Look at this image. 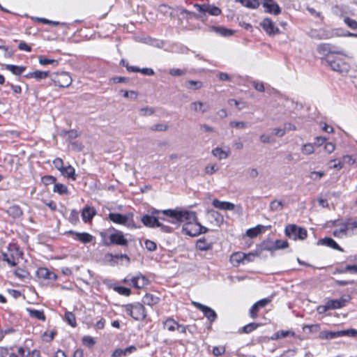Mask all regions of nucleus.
I'll use <instances>...</instances> for the list:
<instances>
[{
  "label": "nucleus",
  "instance_id": "f257e3e1",
  "mask_svg": "<svg viewBox=\"0 0 357 357\" xmlns=\"http://www.w3.org/2000/svg\"><path fill=\"white\" fill-rule=\"evenodd\" d=\"M161 213L167 218H160L163 221L176 225L185 222L183 229L189 236H196L201 234H204L208 231L206 227L201 225L200 223L197 222V214L194 211L177 208L174 209L162 210Z\"/></svg>",
  "mask_w": 357,
  "mask_h": 357
},
{
  "label": "nucleus",
  "instance_id": "f03ea898",
  "mask_svg": "<svg viewBox=\"0 0 357 357\" xmlns=\"http://www.w3.org/2000/svg\"><path fill=\"white\" fill-rule=\"evenodd\" d=\"M341 54L340 52H338L337 54H328L326 58V62L333 70L339 73H347L349 71V66L339 56Z\"/></svg>",
  "mask_w": 357,
  "mask_h": 357
},
{
  "label": "nucleus",
  "instance_id": "7ed1b4c3",
  "mask_svg": "<svg viewBox=\"0 0 357 357\" xmlns=\"http://www.w3.org/2000/svg\"><path fill=\"white\" fill-rule=\"evenodd\" d=\"M162 211L159 210H154L152 212V215H145L142 218V223L146 226L149 227H161L164 231L167 232L170 231L169 227L163 225L162 223L160 222L159 220H162L159 216L160 214L164 215L162 213H161ZM165 218H167V216L165 215Z\"/></svg>",
  "mask_w": 357,
  "mask_h": 357
},
{
  "label": "nucleus",
  "instance_id": "20e7f679",
  "mask_svg": "<svg viewBox=\"0 0 357 357\" xmlns=\"http://www.w3.org/2000/svg\"><path fill=\"white\" fill-rule=\"evenodd\" d=\"M123 309L135 320H142L146 317L145 308L139 303L125 305L123 306Z\"/></svg>",
  "mask_w": 357,
  "mask_h": 357
},
{
  "label": "nucleus",
  "instance_id": "39448f33",
  "mask_svg": "<svg viewBox=\"0 0 357 357\" xmlns=\"http://www.w3.org/2000/svg\"><path fill=\"white\" fill-rule=\"evenodd\" d=\"M109 218L111 221L116 224L125 225L128 228H135L136 226L133 221L132 213L122 215L116 213H110Z\"/></svg>",
  "mask_w": 357,
  "mask_h": 357
},
{
  "label": "nucleus",
  "instance_id": "423d86ee",
  "mask_svg": "<svg viewBox=\"0 0 357 357\" xmlns=\"http://www.w3.org/2000/svg\"><path fill=\"white\" fill-rule=\"evenodd\" d=\"M286 235L294 241L298 239L304 240L306 238L307 234L305 229L298 227L295 225H289L285 229Z\"/></svg>",
  "mask_w": 357,
  "mask_h": 357
},
{
  "label": "nucleus",
  "instance_id": "0eeeda50",
  "mask_svg": "<svg viewBox=\"0 0 357 357\" xmlns=\"http://www.w3.org/2000/svg\"><path fill=\"white\" fill-rule=\"evenodd\" d=\"M333 235L336 238H343L349 236L346 220H337L333 223Z\"/></svg>",
  "mask_w": 357,
  "mask_h": 357
},
{
  "label": "nucleus",
  "instance_id": "6e6552de",
  "mask_svg": "<svg viewBox=\"0 0 357 357\" xmlns=\"http://www.w3.org/2000/svg\"><path fill=\"white\" fill-rule=\"evenodd\" d=\"M194 7L197 11L203 15L206 13L213 16H218L221 14V9L213 4L204 3V4H195Z\"/></svg>",
  "mask_w": 357,
  "mask_h": 357
},
{
  "label": "nucleus",
  "instance_id": "1a4fd4ad",
  "mask_svg": "<svg viewBox=\"0 0 357 357\" xmlns=\"http://www.w3.org/2000/svg\"><path fill=\"white\" fill-rule=\"evenodd\" d=\"M72 81L70 74L66 72L56 74L53 77L54 84L59 87H68L71 84Z\"/></svg>",
  "mask_w": 357,
  "mask_h": 357
},
{
  "label": "nucleus",
  "instance_id": "9d476101",
  "mask_svg": "<svg viewBox=\"0 0 357 357\" xmlns=\"http://www.w3.org/2000/svg\"><path fill=\"white\" fill-rule=\"evenodd\" d=\"M260 25L269 36H275L280 33V29L270 18H264L260 22Z\"/></svg>",
  "mask_w": 357,
  "mask_h": 357
},
{
  "label": "nucleus",
  "instance_id": "9b49d317",
  "mask_svg": "<svg viewBox=\"0 0 357 357\" xmlns=\"http://www.w3.org/2000/svg\"><path fill=\"white\" fill-rule=\"evenodd\" d=\"M192 303L195 307L201 310L210 321H215L217 314L213 309L198 302L193 301Z\"/></svg>",
  "mask_w": 357,
  "mask_h": 357
},
{
  "label": "nucleus",
  "instance_id": "f8f14e48",
  "mask_svg": "<svg viewBox=\"0 0 357 357\" xmlns=\"http://www.w3.org/2000/svg\"><path fill=\"white\" fill-rule=\"evenodd\" d=\"M190 107L193 112L199 114H204L210 109V107L207 103L202 101H194L191 102Z\"/></svg>",
  "mask_w": 357,
  "mask_h": 357
},
{
  "label": "nucleus",
  "instance_id": "ddd939ff",
  "mask_svg": "<svg viewBox=\"0 0 357 357\" xmlns=\"http://www.w3.org/2000/svg\"><path fill=\"white\" fill-rule=\"evenodd\" d=\"M109 240L112 243L119 245H126L128 243V241L124 237L123 232L120 231H116L114 233L111 234Z\"/></svg>",
  "mask_w": 357,
  "mask_h": 357
},
{
  "label": "nucleus",
  "instance_id": "4468645a",
  "mask_svg": "<svg viewBox=\"0 0 357 357\" xmlns=\"http://www.w3.org/2000/svg\"><path fill=\"white\" fill-rule=\"evenodd\" d=\"M231 151L229 147H225V149L216 147L211 151V154L220 160L227 159Z\"/></svg>",
  "mask_w": 357,
  "mask_h": 357
},
{
  "label": "nucleus",
  "instance_id": "2eb2a0df",
  "mask_svg": "<svg viewBox=\"0 0 357 357\" xmlns=\"http://www.w3.org/2000/svg\"><path fill=\"white\" fill-rule=\"evenodd\" d=\"M263 6L265 8L266 12L278 15L280 13V8L277 3L273 0H264Z\"/></svg>",
  "mask_w": 357,
  "mask_h": 357
},
{
  "label": "nucleus",
  "instance_id": "dca6fc26",
  "mask_svg": "<svg viewBox=\"0 0 357 357\" xmlns=\"http://www.w3.org/2000/svg\"><path fill=\"white\" fill-rule=\"evenodd\" d=\"M130 284L135 288L141 289L149 284V280L144 275L138 274L132 278Z\"/></svg>",
  "mask_w": 357,
  "mask_h": 357
},
{
  "label": "nucleus",
  "instance_id": "f3484780",
  "mask_svg": "<svg viewBox=\"0 0 357 357\" xmlns=\"http://www.w3.org/2000/svg\"><path fill=\"white\" fill-rule=\"evenodd\" d=\"M213 206L220 210L232 211L235 208V205L229 202L220 201L217 199L213 200Z\"/></svg>",
  "mask_w": 357,
  "mask_h": 357
},
{
  "label": "nucleus",
  "instance_id": "a211bd4d",
  "mask_svg": "<svg viewBox=\"0 0 357 357\" xmlns=\"http://www.w3.org/2000/svg\"><path fill=\"white\" fill-rule=\"evenodd\" d=\"M245 253L236 252L230 257V262L234 266H238L241 263L245 262Z\"/></svg>",
  "mask_w": 357,
  "mask_h": 357
},
{
  "label": "nucleus",
  "instance_id": "6ab92c4d",
  "mask_svg": "<svg viewBox=\"0 0 357 357\" xmlns=\"http://www.w3.org/2000/svg\"><path fill=\"white\" fill-rule=\"evenodd\" d=\"M70 233L74 234L75 236V238L83 243H89L93 239V236L86 232L79 233L71 231Z\"/></svg>",
  "mask_w": 357,
  "mask_h": 357
},
{
  "label": "nucleus",
  "instance_id": "aec40b11",
  "mask_svg": "<svg viewBox=\"0 0 357 357\" xmlns=\"http://www.w3.org/2000/svg\"><path fill=\"white\" fill-rule=\"evenodd\" d=\"M318 244L326 245L339 251H343V250L339 246V245L331 238H324L320 239L318 241Z\"/></svg>",
  "mask_w": 357,
  "mask_h": 357
},
{
  "label": "nucleus",
  "instance_id": "412c9836",
  "mask_svg": "<svg viewBox=\"0 0 357 357\" xmlns=\"http://www.w3.org/2000/svg\"><path fill=\"white\" fill-rule=\"evenodd\" d=\"M37 273L40 278L48 280H55L56 279V275L52 272H50L46 268H40L37 271Z\"/></svg>",
  "mask_w": 357,
  "mask_h": 357
},
{
  "label": "nucleus",
  "instance_id": "4be33fe9",
  "mask_svg": "<svg viewBox=\"0 0 357 357\" xmlns=\"http://www.w3.org/2000/svg\"><path fill=\"white\" fill-rule=\"evenodd\" d=\"M208 218L211 223L216 225H219L223 221L222 215L215 211H209L208 212Z\"/></svg>",
  "mask_w": 357,
  "mask_h": 357
},
{
  "label": "nucleus",
  "instance_id": "5701e85b",
  "mask_svg": "<svg viewBox=\"0 0 357 357\" xmlns=\"http://www.w3.org/2000/svg\"><path fill=\"white\" fill-rule=\"evenodd\" d=\"M210 31L215 32V33L222 36H230L234 33V31L231 29H228L223 26H211Z\"/></svg>",
  "mask_w": 357,
  "mask_h": 357
},
{
  "label": "nucleus",
  "instance_id": "b1692460",
  "mask_svg": "<svg viewBox=\"0 0 357 357\" xmlns=\"http://www.w3.org/2000/svg\"><path fill=\"white\" fill-rule=\"evenodd\" d=\"M96 215V210L93 207H86L83 208L82 218L84 222H86L91 220Z\"/></svg>",
  "mask_w": 357,
  "mask_h": 357
},
{
  "label": "nucleus",
  "instance_id": "393cba45",
  "mask_svg": "<svg viewBox=\"0 0 357 357\" xmlns=\"http://www.w3.org/2000/svg\"><path fill=\"white\" fill-rule=\"evenodd\" d=\"M137 350L135 346H130L125 349H116L112 354L113 357H119L122 355L127 356L128 354L134 352Z\"/></svg>",
  "mask_w": 357,
  "mask_h": 357
},
{
  "label": "nucleus",
  "instance_id": "a878e982",
  "mask_svg": "<svg viewBox=\"0 0 357 357\" xmlns=\"http://www.w3.org/2000/svg\"><path fill=\"white\" fill-rule=\"evenodd\" d=\"M265 227L263 225H257L255 227L250 228L246 231V235L250 238H255L261 234L264 231Z\"/></svg>",
  "mask_w": 357,
  "mask_h": 357
},
{
  "label": "nucleus",
  "instance_id": "bb28decb",
  "mask_svg": "<svg viewBox=\"0 0 357 357\" xmlns=\"http://www.w3.org/2000/svg\"><path fill=\"white\" fill-rule=\"evenodd\" d=\"M236 2L240 3L242 6L252 9L257 8L260 2H258L257 0H235Z\"/></svg>",
  "mask_w": 357,
  "mask_h": 357
},
{
  "label": "nucleus",
  "instance_id": "cd10ccee",
  "mask_svg": "<svg viewBox=\"0 0 357 357\" xmlns=\"http://www.w3.org/2000/svg\"><path fill=\"white\" fill-rule=\"evenodd\" d=\"M158 301L159 298L158 297L151 294H146L142 298L144 304L150 306L158 303Z\"/></svg>",
  "mask_w": 357,
  "mask_h": 357
},
{
  "label": "nucleus",
  "instance_id": "c85d7f7f",
  "mask_svg": "<svg viewBox=\"0 0 357 357\" xmlns=\"http://www.w3.org/2000/svg\"><path fill=\"white\" fill-rule=\"evenodd\" d=\"M26 310L29 312L30 317L41 321L45 320V316L43 310H33L31 308H26Z\"/></svg>",
  "mask_w": 357,
  "mask_h": 357
},
{
  "label": "nucleus",
  "instance_id": "c756f323",
  "mask_svg": "<svg viewBox=\"0 0 357 357\" xmlns=\"http://www.w3.org/2000/svg\"><path fill=\"white\" fill-rule=\"evenodd\" d=\"M61 173L63 176L68 178H71L73 180L76 179L75 169L70 165L63 167Z\"/></svg>",
  "mask_w": 357,
  "mask_h": 357
},
{
  "label": "nucleus",
  "instance_id": "7c9ffc66",
  "mask_svg": "<svg viewBox=\"0 0 357 357\" xmlns=\"http://www.w3.org/2000/svg\"><path fill=\"white\" fill-rule=\"evenodd\" d=\"M49 75V71H40L36 70L34 72L30 73L26 75L29 77H33L37 80L43 79L46 78Z\"/></svg>",
  "mask_w": 357,
  "mask_h": 357
},
{
  "label": "nucleus",
  "instance_id": "2f4dec72",
  "mask_svg": "<svg viewBox=\"0 0 357 357\" xmlns=\"http://www.w3.org/2000/svg\"><path fill=\"white\" fill-rule=\"evenodd\" d=\"M197 248L202 251L208 250L212 248V243L206 242L204 238L199 239L197 242Z\"/></svg>",
  "mask_w": 357,
  "mask_h": 357
},
{
  "label": "nucleus",
  "instance_id": "473e14b6",
  "mask_svg": "<svg viewBox=\"0 0 357 357\" xmlns=\"http://www.w3.org/2000/svg\"><path fill=\"white\" fill-rule=\"evenodd\" d=\"M346 222L349 236L355 234L356 233V230L357 229V220L355 219L349 218L346 220Z\"/></svg>",
  "mask_w": 357,
  "mask_h": 357
},
{
  "label": "nucleus",
  "instance_id": "72a5a7b5",
  "mask_svg": "<svg viewBox=\"0 0 357 357\" xmlns=\"http://www.w3.org/2000/svg\"><path fill=\"white\" fill-rule=\"evenodd\" d=\"M6 68L16 75H21L25 70V67L24 66H17L11 64L6 65Z\"/></svg>",
  "mask_w": 357,
  "mask_h": 357
},
{
  "label": "nucleus",
  "instance_id": "f704fd0d",
  "mask_svg": "<svg viewBox=\"0 0 357 357\" xmlns=\"http://www.w3.org/2000/svg\"><path fill=\"white\" fill-rule=\"evenodd\" d=\"M178 326V324L172 319H168L164 323V327L171 332L177 330Z\"/></svg>",
  "mask_w": 357,
  "mask_h": 357
},
{
  "label": "nucleus",
  "instance_id": "c9c22d12",
  "mask_svg": "<svg viewBox=\"0 0 357 357\" xmlns=\"http://www.w3.org/2000/svg\"><path fill=\"white\" fill-rule=\"evenodd\" d=\"M185 86L190 90H197L202 87L203 84L199 81L189 80L185 82Z\"/></svg>",
  "mask_w": 357,
  "mask_h": 357
},
{
  "label": "nucleus",
  "instance_id": "e433bc0d",
  "mask_svg": "<svg viewBox=\"0 0 357 357\" xmlns=\"http://www.w3.org/2000/svg\"><path fill=\"white\" fill-rule=\"evenodd\" d=\"M3 260L6 261L11 266H15L18 264V259L14 257L13 255L9 256L8 254L3 255Z\"/></svg>",
  "mask_w": 357,
  "mask_h": 357
},
{
  "label": "nucleus",
  "instance_id": "4c0bfd02",
  "mask_svg": "<svg viewBox=\"0 0 357 357\" xmlns=\"http://www.w3.org/2000/svg\"><path fill=\"white\" fill-rule=\"evenodd\" d=\"M283 208V203L282 201L273 200L270 204V209L273 211H280Z\"/></svg>",
  "mask_w": 357,
  "mask_h": 357
},
{
  "label": "nucleus",
  "instance_id": "58836bf2",
  "mask_svg": "<svg viewBox=\"0 0 357 357\" xmlns=\"http://www.w3.org/2000/svg\"><path fill=\"white\" fill-rule=\"evenodd\" d=\"M53 191L57 192L59 195H65L68 193L67 187L61 183H56L54 186Z\"/></svg>",
  "mask_w": 357,
  "mask_h": 357
},
{
  "label": "nucleus",
  "instance_id": "ea45409f",
  "mask_svg": "<svg viewBox=\"0 0 357 357\" xmlns=\"http://www.w3.org/2000/svg\"><path fill=\"white\" fill-rule=\"evenodd\" d=\"M319 337L321 339H334L339 337V335H337V331H323L320 333Z\"/></svg>",
  "mask_w": 357,
  "mask_h": 357
},
{
  "label": "nucleus",
  "instance_id": "a19ab883",
  "mask_svg": "<svg viewBox=\"0 0 357 357\" xmlns=\"http://www.w3.org/2000/svg\"><path fill=\"white\" fill-rule=\"evenodd\" d=\"M8 212L10 215H13L15 218L20 217L22 215V211L18 206H10L8 208Z\"/></svg>",
  "mask_w": 357,
  "mask_h": 357
},
{
  "label": "nucleus",
  "instance_id": "79ce46f5",
  "mask_svg": "<svg viewBox=\"0 0 357 357\" xmlns=\"http://www.w3.org/2000/svg\"><path fill=\"white\" fill-rule=\"evenodd\" d=\"M301 152L304 155H310L314 152V148L312 144L307 143L304 144L301 148Z\"/></svg>",
  "mask_w": 357,
  "mask_h": 357
},
{
  "label": "nucleus",
  "instance_id": "37998d69",
  "mask_svg": "<svg viewBox=\"0 0 357 357\" xmlns=\"http://www.w3.org/2000/svg\"><path fill=\"white\" fill-rule=\"evenodd\" d=\"M337 335H339V337H341V336L356 337V336H357V331L355 329L339 331H337Z\"/></svg>",
  "mask_w": 357,
  "mask_h": 357
},
{
  "label": "nucleus",
  "instance_id": "c03bdc74",
  "mask_svg": "<svg viewBox=\"0 0 357 357\" xmlns=\"http://www.w3.org/2000/svg\"><path fill=\"white\" fill-rule=\"evenodd\" d=\"M65 317H66V321L73 327H75L77 324H76V319H75V316L74 315V314H73L72 312H66V314H65Z\"/></svg>",
  "mask_w": 357,
  "mask_h": 357
},
{
  "label": "nucleus",
  "instance_id": "a18cd8bd",
  "mask_svg": "<svg viewBox=\"0 0 357 357\" xmlns=\"http://www.w3.org/2000/svg\"><path fill=\"white\" fill-rule=\"evenodd\" d=\"M259 324L256 323H250L245 326H243L241 329V331L245 333H250L254 330L257 329Z\"/></svg>",
  "mask_w": 357,
  "mask_h": 357
},
{
  "label": "nucleus",
  "instance_id": "49530a36",
  "mask_svg": "<svg viewBox=\"0 0 357 357\" xmlns=\"http://www.w3.org/2000/svg\"><path fill=\"white\" fill-rule=\"evenodd\" d=\"M218 170V166L215 164H209L204 168V173L208 175H212Z\"/></svg>",
  "mask_w": 357,
  "mask_h": 357
},
{
  "label": "nucleus",
  "instance_id": "de8ad7c7",
  "mask_svg": "<svg viewBox=\"0 0 357 357\" xmlns=\"http://www.w3.org/2000/svg\"><path fill=\"white\" fill-rule=\"evenodd\" d=\"M344 23L352 29H357V22L350 17H346L344 19Z\"/></svg>",
  "mask_w": 357,
  "mask_h": 357
},
{
  "label": "nucleus",
  "instance_id": "09e8293b",
  "mask_svg": "<svg viewBox=\"0 0 357 357\" xmlns=\"http://www.w3.org/2000/svg\"><path fill=\"white\" fill-rule=\"evenodd\" d=\"M114 290L118 292L119 294L123 295V296H129L131 293V291L129 288L124 287H116L114 288Z\"/></svg>",
  "mask_w": 357,
  "mask_h": 357
},
{
  "label": "nucleus",
  "instance_id": "8fccbe9b",
  "mask_svg": "<svg viewBox=\"0 0 357 357\" xmlns=\"http://www.w3.org/2000/svg\"><path fill=\"white\" fill-rule=\"evenodd\" d=\"M39 63L43 65V66H45V65H48V64H55V65H57L58 64V61L56 60H54V59H47V58H45V57H39Z\"/></svg>",
  "mask_w": 357,
  "mask_h": 357
},
{
  "label": "nucleus",
  "instance_id": "3c124183",
  "mask_svg": "<svg viewBox=\"0 0 357 357\" xmlns=\"http://www.w3.org/2000/svg\"><path fill=\"white\" fill-rule=\"evenodd\" d=\"M325 175V173L324 172H312L310 174L309 177L314 181H318L321 179Z\"/></svg>",
  "mask_w": 357,
  "mask_h": 357
},
{
  "label": "nucleus",
  "instance_id": "603ef678",
  "mask_svg": "<svg viewBox=\"0 0 357 357\" xmlns=\"http://www.w3.org/2000/svg\"><path fill=\"white\" fill-rule=\"evenodd\" d=\"M327 302L328 303L330 310L331 309L335 310V309H339V308L342 307L340 305L339 299H334V300L331 299V300H328Z\"/></svg>",
  "mask_w": 357,
  "mask_h": 357
},
{
  "label": "nucleus",
  "instance_id": "864d4df0",
  "mask_svg": "<svg viewBox=\"0 0 357 357\" xmlns=\"http://www.w3.org/2000/svg\"><path fill=\"white\" fill-rule=\"evenodd\" d=\"M289 335H291L292 336H294V333L291 332V331H278L275 333V337L273 339L283 338V337H287Z\"/></svg>",
  "mask_w": 357,
  "mask_h": 357
},
{
  "label": "nucleus",
  "instance_id": "5fc2aeb1",
  "mask_svg": "<svg viewBox=\"0 0 357 357\" xmlns=\"http://www.w3.org/2000/svg\"><path fill=\"white\" fill-rule=\"evenodd\" d=\"M231 127L236 128L238 129L245 128L247 126V123L244 121H233L229 123Z\"/></svg>",
  "mask_w": 357,
  "mask_h": 357
},
{
  "label": "nucleus",
  "instance_id": "6e6d98bb",
  "mask_svg": "<svg viewBox=\"0 0 357 357\" xmlns=\"http://www.w3.org/2000/svg\"><path fill=\"white\" fill-rule=\"evenodd\" d=\"M317 52L321 54H326V52L330 51L329 45L328 44H321L317 47Z\"/></svg>",
  "mask_w": 357,
  "mask_h": 357
},
{
  "label": "nucleus",
  "instance_id": "4d7b16f0",
  "mask_svg": "<svg viewBox=\"0 0 357 357\" xmlns=\"http://www.w3.org/2000/svg\"><path fill=\"white\" fill-rule=\"evenodd\" d=\"M168 128L166 123H158L152 126L151 130L155 131H165Z\"/></svg>",
  "mask_w": 357,
  "mask_h": 357
},
{
  "label": "nucleus",
  "instance_id": "13d9d810",
  "mask_svg": "<svg viewBox=\"0 0 357 357\" xmlns=\"http://www.w3.org/2000/svg\"><path fill=\"white\" fill-rule=\"evenodd\" d=\"M288 246V243L286 241L277 240L275 242L274 248L275 249H283Z\"/></svg>",
  "mask_w": 357,
  "mask_h": 357
},
{
  "label": "nucleus",
  "instance_id": "bf43d9fd",
  "mask_svg": "<svg viewBox=\"0 0 357 357\" xmlns=\"http://www.w3.org/2000/svg\"><path fill=\"white\" fill-rule=\"evenodd\" d=\"M82 342L88 347H92L95 344V340L91 336H84L82 338Z\"/></svg>",
  "mask_w": 357,
  "mask_h": 357
},
{
  "label": "nucleus",
  "instance_id": "052dcab7",
  "mask_svg": "<svg viewBox=\"0 0 357 357\" xmlns=\"http://www.w3.org/2000/svg\"><path fill=\"white\" fill-rule=\"evenodd\" d=\"M144 246L145 248L149 250V251H153L156 249V244L155 242L150 241V240H146L144 242Z\"/></svg>",
  "mask_w": 357,
  "mask_h": 357
},
{
  "label": "nucleus",
  "instance_id": "680f3d73",
  "mask_svg": "<svg viewBox=\"0 0 357 357\" xmlns=\"http://www.w3.org/2000/svg\"><path fill=\"white\" fill-rule=\"evenodd\" d=\"M271 302L270 298H263L257 301L255 305L257 308L261 309L264 307L266 305H268Z\"/></svg>",
  "mask_w": 357,
  "mask_h": 357
},
{
  "label": "nucleus",
  "instance_id": "e2e57ef3",
  "mask_svg": "<svg viewBox=\"0 0 357 357\" xmlns=\"http://www.w3.org/2000/svg\"><path fill=\"white\" fill-rule=\"evenodd\" d=\"M53 164L54 165V167L61 172L62 171V169H63V160L61 159V158H56L54 161H53Z\"/></svg>",
  "mask_w": 357,
  "mask_h": 357
},
{
  "label": "nucleus",
  "instance_id": "0e129e2a",
  "mask_svg": "<svg viewBox=\"0 0 357 357\" xmlns=\"http://www.w3.org/2000/svg\"><path fill=\"white\" fill-rule=\"evenodd\" d=\"M140 113L142 116H150L153 114L154 109L151 107H144L140 109Z\"/></svg>",
  "mask_w": 357,
  "mask_h": 357
},
{
  "label": "nucleus",
  "instance_id": "69168bd1",
  "mask_svg": "<svg viewBox=\"0 0 357 357\" xmlns=\"http://www.w3.org/2000/svg\"><path fill=\"white\" fill-rule=\"evenodd\" d=\"M330 163H333L330 167L336 169H341L343 167V164L341 161L337 162L336 160H331Z\"/></svg>",
  "mask_w": 357,
  "mask_h": 357
},
{
  "label": "nucleus",
  "instance_id": "338daca9",
  "mask_svg": "<svg viewBox=\"0 0 357 357\" xmlns=\"http://www.w3.org/2000/svg\"><path fill=\"white\" fill-rule=\"evenodd\" d=\"M335 145L332 142H328L324 146V150L328 153H331L335 151Z\"/></svg>",
  "mask_w": 357,
  "mask_h": 357
},
{
  "label": "nucleus",
  "instance_id": "774afa93",
  "mask_svg": "<svg viewBox=\"0 0 357 357\" xmlns=\"http://www.w3.org/2000/svg\"><path fill=\"white\" fill-rule=\"evenodd\" d=\"M259 308H257L255 303L252 306L250 310V315L252 319H256L257 317V312L259 311Z\"/></svg>",
  "mask_w": 357,
  "mask_h": 357
}]
</instances>
